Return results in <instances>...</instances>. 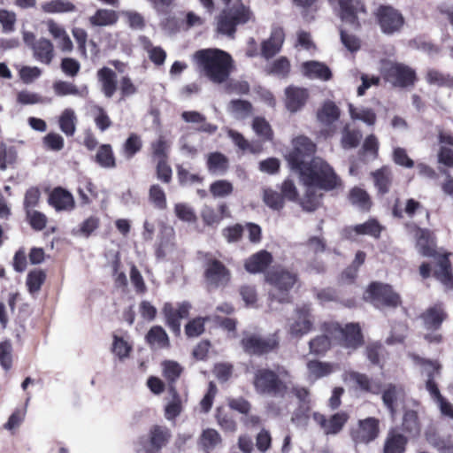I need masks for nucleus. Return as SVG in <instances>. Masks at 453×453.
<instances>
[{"label": "nucleus", "instance_id": "f257e3e1", "mask_svg": "<svg viewBox=\"0 0 453 453\" xmlns=\"http://www.w3.org/2000/svg\"><path fill=\"white\" fill-rule=\"evenodd\" d=\"M293 149L287 159L290 167L299 173L304 193L300 204L308 211H314L319 203L320 190H332L341 186V180L334 169L321 157H311L316 145L305 136H298L292 142Z\"/></svg>", "mask_w": 453, "mask_h": 453}, {"label": "nucleus", "instance_id": "f03ea898", "mask_svg": "<svg viewBox=\"0 0 453 453\" xmlns=\"http://www.w3.org/2000/svg\"><path fill=\"white\" fill-rule=\"evenodd\" d=\"M193 60L200 73L217 84L225 82L233 70L232 57L219 49L197 50L193 55Z\"/></svg>", "mask_w": 453, "mask_h": 453}, {"label": "nucleus", "instance_id": "7ed1b4c3", "mask_svg": "<svg viewBox=\"0 0 453 453\" xmlns=\"http://www.w3.org/2000/svg\"><path fill=\"white\" fill-rule=\"evenodd\" d=\"M265 280L271 286L269 296L272 302L287 303L288 292L296 283L297 276L286 268L274 266L266 273Z\"/></svg>", "mask_w": 453, "mask_h": 453}, {"label": "nucleus", "instance_id": "20e7f679", "mask_svg": "<svg viewBox=\"0 0 453 453\" xmlns=\"http://www.w3.org/2000/svg\"><path fill=\"white\" fill-rule=\"evenodd\" d=\"M290 377L287 370L278 368L277 372L268 369L257 370L254 377V387L257 393L281 395L288 388Z\"/></svg>", "mask_w": 453, "mask_h": 453}, {"label": "nucleus", "instance_id": "39448f33", "mask_svg": "<svg viewBox=\"0 0 453 453\" xmlns=\"http://www.w3.org/2000/svg\"><path fill=\"white\" fill-rule=\"evenodd\" d=\"M326 331L335 343L345 348L356 349L363 344V336L358 324L349 323L342 327L338 323H328Z\"/></svg>", "mask_w": 453, "mask_h": 453}, {"label": "nucleus", "instance_id": "423d86ee", "mask_svg": "<svg viewBox=\"0 0 453 453\" xmlns=\"http://www.w3.org/2000/svg\"><path fill=\"white\" fill-rule=\"evenodd\" d=\"M171 431L166 426L155 425L149 432L148 437H141L135 442V450L138 453H159L166 446Z\"/></svg>", "mask_w": 453, "mask_h": 453}, {"label": "nucleus", "instance_id": "0eeeda50", "mask_svg": "<svg viewBox=\"0 0 453 453\" xmlns=\"http://www.w3.org/2000/svg\"><path fill=\"white\" fill-rule=\"evenodd\" d=\"M252 18V13L242 4H235L223 12L218 20L219 32L231 35L235 31L237 25L245 24Z\"/></svg>", "mask_w": 453, "mask_h": 453}, {"label": "nucleus", "instance_id": "6e6552de", "mask_svg": "<svg viewBox=\"0 0 453 453\" xmlns=\"http://www.w3.org/2000/svg\"><path fill=\"white\" fill-rule=\"evenodd\" d=\"M365 298L371 301L377 308L396 307L400 304L399 296L392 290L390 286L381 283L371 284Z\"/></svg>", "mask_w": 453, "mask_h": 453}, {"label": "nucleus", "instance_id": "1a4fd4ad", "mask_svg": "<svg viewBox=\"0 0 453 453\" xmlns=\"http://www.w3.org/2000/svg\"><path fill=\"white\" fill-rule=\"evenodd\" d=\"M375 15L381 32L386 35H391L398 33L403 27V16L391 6H380Z\"/></svg>", "mask_w": 453, "mask_h": 453}, {"label": "nucleus", "instance_id": "9d476101", "mask_svg": "<svg viewBox=\"0 0 453 453\" xmlns=\"http://www.w3.org/2000/svg\"><path fill=\"white\" fill-rule=\"evenodd\" d=\"M379 425L380 421L375 418L360 419L350 431L352 440L357 444H368L378 437Z\"/></svg>", "mask_w": 453, "mask_h": 453}, {"label": "nucleus", "instance_id": "9b49d317", "mask_svg": "<svg viewBox=\"0 0 453 453\" xmlns=\"http://www.w3.org/2000/svg\"><path fill=\"white\" fill-rule=\"evenodd\" d=\"M341 111L339 107L330 100L325 101L317 111V119L322 126V133L326 136L334 134L335 122L339 119Z\"/></svg>", "mask_w": 453, "mask_h": 453}, {"label": "nucleus", "instance_id": "f8f14e48", "mask_svg": "<svg viewBox=\"0 0 453 453\" xmlns=\"http://www.w3.org/2000/svg\"><path fill=\"white\" fill-rule=\"evenodd\" d=\"M242 345L246 352L261 355L275 349L278 341L275 335L261 337L255 334H245L242 340Z\"/></svg>", "mask_w": 453, "mask_h": 453}, {"label": "nucleus", "instance_id": "ddd939ff", "mask_svg": "<svg viewBox=\"0 0 453 453\" xmlns=\"http://www.w3.org/2000/svg\"><path fill=\"white\" fill-rule=\"evenodd\" d=\"M314 421L320 426L326 434H338L349 419L347 412L342 411L332 415L326 418L324 415L315 412L313 414Z\"/></svg>", "mask_w": 453, "mask_h": 453}, {"label": "nucleus", "instance_id": "4468645a", "mask_svg": "<svg viewBox=\"0 0 453 453\" xmlns=\"http://www.w3.org/2000/svg\"><path fill=\"white\" fill-rule=\"evenodd\" d=\"M289 333L294 337L307 334L312 327V320L308 306H303L296 311L293 321L289 323Z\"/></svg>", "mask_w": 453, "mask_h": 453}, {"label": "nucleus", "instance_id": "2eb2a0df", "mask_svg": "<svg viewBox=\"0 0 453 453\" xmlns=\"http://www.w3.org/2000/svg\"><path fill=\"white\" fill-rule=\"evenodd\" d=\"M205 279L211 285L219 287L226 285L230 274L225 265L218 260H209L205 269Z\"/></svg>", "mask_w": 453, "mask_h": 453}, {"label": "nucleus", "instance_id": "dca6fc26", "mask_svg": "<svg viewBox=\"0 0 453 453\" xmlns=\"http://www.w3.org/2000/svg\"><path fill=\"white\" fill-rule=\"evenodd\" d=\"M309 97L306 88L298 87H288L285 89V106L290 112H296L301 110Z\"/></svg>", "mask_w": 453, "mask_h": 453}, {"label": "nucleus", "instance_id": "f3484780", "mask_svg": "<svg viewBox=\"0 0 453 453\" xmlns=\"http://www.w3.org/2000/svg\"><path fill=\"white\" fill-rule=\"evenodd\" d=\"M342 19L356 25L360 14H365V8L360 0H339Z\"/></svg>", "mask_w": 453, "mask_h": 453}, {"label": "nucleus", "instance_id": "a211bd4d", "mask_svg": "<svg viewBox=\"0 0 453 453\" xmlns=\"http://www.w3.org/2000/svg\"><path fill=\"white\" fill-rule=\"evenodd\" d=\"M388 75L392 82L399 87L413 85L416 78L414 70L401 64L392 65L388 71Z\"/></svg>", "mask_w": 453, "mask_h": 453}, {"label": "nucleus", "instance_id": "6ab92c4d", "mask_svg": "<svg viewBox=\"0 0 453 453\" xmlns=\"http://www.w3.org/2000/svg\"><path fill=\"white\" fill-rule=\"evenodd\" d=\"M301 73L309 79H318L328 81L331 76V71L325 64L319 61H306L301 65Z\"/></svg>", "mask_w": 453, "mask_h": 453}, {"label": "nucleus", "instance_id": "aec40b11", "mask_svg": "<svg viewBox=\"0 0 453 453\" xmlns=\"http://www.w3.org/2000/svg\"><path fill=\"white\" fill-rule=\"evenodd\" d=\"M382 231V226L375 219H370L363 224L349 226L343 230L342 234L346 238H352V234H367L378 238Z\"/></svg>", "mask_w": 453, "mask_h": 453}, {"label": "nucleus", "instance_id": "412c9836", "mask_svg": "<svg viewBox=\"0 0 453 453\" xmlns=\"http://www.w3.org/2000/svg\"><path fill=\"white\" fill-rule=\"evenodd\" d=\"M97 78L101 84L104 95L107 98H111L117 89V75L116 73L108 67H103L97 72Z\"/></svg>", "mask_w": 453, "mask_h": 453}, {"label": "nucleus", "instance_id": "4be33fe9", "mask_svg": "<svg viewBox=\"0 0 453 453\" xmlns=\"http://www.w3.org/2000/svg\"><path fill=\"white\" fill-rule=\"evenodd\" d=\"M344 380L353 382L362 391L372 394H378L380 392V385L364 373L349 372L346 373Z\"/></svg>", "mask_w": 453, "mask_h": 453}, {"label": "nucleus", "instance_id": "5701e85b", "mask_svg": "<svg viewBox=\"0 0 453 453\" xmlns=\"http://www.w3.org/2000/svg\"><path fill=\"white\" fill-rule=\"evenodd\" d=\"M49 202L57 211H70L74 207L72 194L63 188L54 189Z\"/></svg>", "mask_w": 453, "mask_h": 453}, {"label": "nucleus", "instance_id": "b1692460", "mask_svg": "<svg viewBox=\"0 0 453 453\" xmlns=\"http://www.w3.org/2000/svg\"><path fill=\"white\" fill-rule=\"evenodd\" d=\"M273 261L271 253L260 250L252 255L245 262V268L249 273H257L263 272Z\"/></svg>", "mask_w": 453, "mask_h": 453}, {"label": "nucleus", "instance_id": "393cba45", "mask_svg": "<svg viewBox=\"0 0 453 453\" xmlns=\"http://www.w3.org/2000/svg\"><path fill=\"white\" fill-rule=\"evenodd\" d=\"M403 389L402 387L393 384H388L386 386L382 393V401L392 417L395 416L397 403L403 398Z\"/></svg>", "mask_w": 453, "mask_h": 453}, {"label": "nucleus", "instance_id": "a878e982", "mask_svg": "<svg viewBox=\"0 0 453 453\" xmlns=\"http://www.w3.org/2000/svg\"><path fill=\"white\" fill-rule=\"evenodd\" d=\"M201 217L205 225L218 226L225 217H229V211L225 203L220 204L218 210L205 205L201 211Z\"/></svg>", "mask_w": 453, "mask_h": 453}, {"label": "nucleus", "instance_id": "bb28decb", "mask_svg": "<svg viewBox=\"0 0 453 453\" xmlns=\"http://www.w3.org/2000/svg\"><path fill=\"white\" fill-rule=\"evenodd\" d=\"M284 42V32L281 28L276 27L272 31L270 38L264 42L262 54L266 58L274 56L281 48Z\"/></svg>", "mask_w": 453, "mask_h": 453}, {"label": "nucleus", "instance_id": "cd10ccee", "mask_svg": "<svg viewBox=\"0 0 453 453\" xmlns=\"http://www.w3.org/2000/svg\"><path fill=\"white\" fill-rule=\"evenodd\" d=\"M34 57L36 60L49 65L54 56V49L51 42L45 38H40L33 45Z\"/></svg>", "mask_w": 453, "mask_h": 453}, {"label": "nucleus", "instance_id": "c85d7f7f", "mask_svg": "<svg viewBox=\"0 0 453 453\" xmlns=\"http://www.w3.org/2000/svg\"><path fill=\"white\" fill-rule=\"evenodd\" d=\"M447 314L441 304H435L423 314V320L427 329H437L440 327Z\"/></svg>", "mask_w": 453, "mask_h": 453}, {"label": "nucleus", "instance_id": "c756f323", "mask_svg": "<svg viewBox=\"0 0 453 453\" xmlns=\"http://www.w3.org/2000/svg\"><path fill=\"white\" fill-rule=\"evenodd\" d=\"M182 411V400L177 393L174 387L168 388V399L165 407V417L168 420H173L178 417Z\"/></svg>", "mask_w": 453, "mask_h": 453}, {"label": "nucleus", "instance_id": "7c9ffc66", "mask_svg": "<svg viewBox=\"0 0 453 453\" xmlns=\"http://www.w3.org/2000/svg\"><path fill=\"white\" fill-rule=\"evenodd\" d=\"M407 439L395 431H390L384 442V453H404Z\"/></svg>", "mask_w": 453, "mask_h": 453}, {"label": "nucleus", "instance_id": "2f4dec72", "mask_svg": "<svg viewBox=\"0 0 453 453\" xmlns=\"http://www.w3.org/2000/svg\"><path fill=\"white\" fill-rule=\"evenodd\" d=\"M415 237L418 252L425 257H434L435 254L434 244L430 232L426 229L417 228Z\"/></svg>", "mask_w": 453, "mask_h": 453}, {"label": "nucleus", "instance_id": "473e14b6", "mask_svg": "<svg viewBox=\"0 0 453 453\" xmlns=\"http://www.w3.org/2000/svg\"><path fill=\"white\" fill-rule=\"evenodd\" d=\"M221 442V437L219 434L212 428L204 429L198 440L199 447L205 453H210Z\"/></svg>", "mask_w": 453, "mask_h": 453}, {"label": "nucleus", "instance_id": "72a5a7b5", "mask_svg": "<svg viewBox=\"0 0 453 453\" xmlns=\"http://www.w3.org/2000/svg\"><path fill=\"white\" fill-rule=\"evenodd\" d=\"M434 276L444 286L449 288L452 285V274L450 270V264L446 256H439L437 257L436 268Z\"/></svg>", "mask_w": 453, "mask_h": 453}, {"label": "nucleus", "instance_id": "f704fd0d", "mask_svg": "<svg viewBox=\"0 0 453 453\" xmlns=\"http://www.w3.org/2000/svg\"><path fill=\"white\" fill-rule=\"evenodd\" d=\"M226 110L227 112L236 119H244L252 113L250 103L241 99L230 101Z\"/></svg>", "mask_w": 453, "mask_h": 453}, {"label": "nucleus", "instance_id": "c9c22d12", "mask_svg": "<svg viewBox=\"0 0 453 453\" xmlns=\"http://www.w3.org/2000/svg\"><path fill=\"white\" fill-rule=\"evenodd\" d=\"M41 9L45 13H64L75 11V5L67 0H50L42 4Z\"/></svg>", "mask_w": 453, "mask_h": 453}, {"label": "nucleus", "instance_id": "e433bc0d", "mask_svg": "<svg viewBox=\"0 0 453 453\" xmlns=\"http://www.w3.org/2000/svg\"><path fill=\"white\" fill-rule=\"evenodd\" d=\"M148 343L154 349H163L169 345V339L161 326H153L147 334Z\"/></svg>", "mask_w": 453, "mask_h": 453}, {"label": "nucleus", "instance_id": "4c0bfd02", "mask_svg": "<svg viewBox=\"0 0 453 453\" xmlns=\"http://www.w3.org/2000/svg\"><path fill=\"white\" fill-rule=\"evenodd\" d=\"M60 130L67 136L74 134L76 130L77 117L73 110L65 109L59 117Z\"/></svg>", "mask_w": 453, "mask_h": 453}, {"label": "nucleus", "instance_id": "58836bf2", "mask_svg": "<svg viewBox=\"0 0 453 453\" xmlns=\"http://www.w3.org/2000/svg\"><path fill=\"white\" fill-rule=\"evenodd\" d=\"M326 325H328V323L324 325L326 334L317 336L309 342L310 350L313 354L319 355L325 353L330 349L333 342H335L332 336L326 331Z\"/></svg>", "mask_w": 453, "mask_h": 453}, {"label": "nucleus", "instance_id": "ea45409f", "mask_svg": "<svg viewBox=\"0 0 453 453\" xmlns=\"http://www.w3.org/2000/svg\"><path fill=\"white\" fill-rule=\"evenodd\" d=\"M117 20L118 14L116 12L107 9H100L89 18L90 24L97 27L111 26L115 24Z\"/></svg>", "mask_w": 453, "mask_h": 453}, {"label": "nucleus", "instance_id": "a19ab883", "mask_svg": "<svg viewBox=\"0 0 453 453\" xmlns=\"http://www.w3.org/2000/svg\"><path fill=\"white\" fill-rule=\"evenodd\" d=\"M421 369L423 375L426 377V390L428 391L429 384L437 388L434 380L440 375L441 365L436 361L422 360Z\"/></svg>", "mask_w": 453, "mask_h": 453}, {"label": "nucleus", "instance_id": "79ce46f5", "mask_svg": "<svg viewBox=\"0 0 453 453\" xmlns=\"http://www.w3.org/2000/svg\"><path fill=\"white\" fill-rule=\"evenodd\" d=\"M207 166L210 173L214 174L224 173L228 167L227 158L219 152H213L208 155Z\"/></svg>", "mask_w": 453, "mask_h": 453}, {"label": "nucleus", "instance_id": "37998d69", "mask_svg": "<svg viewBox=\"0 0 453 453\" xmlns=\"http://www.w3.org/2000/svg\"><path fill=\"white\" fill-rule=\"evenodd\" d=\"M113 341L111 345V351L113 355L120 361L129 357V355L133 349L132 345L128 341L117 334H113Z\"/></svg>", "mask_w": 453, "mask_h": 453}, {"label": "nucleus", "instance_id": "c03bdc74", "mask_svg": "<svg viewBox=\"0 0 453 453\" xmlns=\"http://www.w3.org/2000/svg\"><path fill=\"white\" fill-rule=\"evenodd\" d=\"M349 199L354 206L362 211H368L372 204L367 192L360 188H352Z\"/></svg>", "mask_w": 453, "mask_h": 453}, {"label": "nucleus", "instance_id": "a18cd8bd", "mask_svg": "<svg viewBox=\"0 0 453 453\" xmlns=\"http://www.w3.org/2000/svg\"><path fill=\"white\" fill-rule=\"evenodd\" d=\"M96 161L103 168H114L116 166L115 157L111 145L104 144L100 146L96 154Z\"/></svg>", "mask_w": 453, "mask_h": 453}, {"label": "nucleus", "instance_id": "49530a36", "mask_svg": "<svg viewBox=\"0 0 453 453\" xmlns=\"http://www.w3.org/2000/svg\"><path fill=\"white\" fill-rule=\"evenodd\" d=\"M374 184L379 189V192L385 194L389 189L391 182V172L388 167L383 166L382 168L372 173Z\"/></svg>", "mask_w": 453, "mask_h": 453}, {"label": "nucleus", "instance_id": "de8ad7c7", "mask_svg": "<svg viewBox=\"0 0 453 453\" xmlns=\"http://www.w3.org/2000/svg\"><path fill=\"white\" fill-rule=\"evenodd\" d=\"M53 89L55 94L59 96L69 95L84 96L88 93L87 88L81 91L74 84L63 81H56L53 84Z\"/></svg>", "mask_w": 453, "mask_h": 453}, {"label": "nucleus", "instance_id": "09e8293b", "mask_svg": "<svg viewBox=\"0 0 453 453\" xmlns=\"http://www.w3.org/2000/svg\"><path fill=\"white\" fill-rule=\"evenodd\" d=\"M307 369L309 377L312 380L326 376L334 370L332 365L319 361H310L307 364Z\"/></svg>", "mask_w": 453, "mask_h": 453}, {"label": "nucleus", "instance_id": "8fccbe9b", "mask_svg": "<svg viewBox=\"0 0 453 453\" xmlns=\"http://www.w3.org/2000/svg\"><path fill=\"white\" fill-rule=\"evenodd\" d=\"M349 112L352 119H358L369 126L374 125L376 115L372 110L367 108H357L349 104Z\"/></svg>", "mask_w": 453, "mask_h": 453}, {"label": "nucleus", "instance_id": "3c124183", "mask_svg": "<svg viewBox=\"0 0 453 453\" xmlns=\"http://www.w3.org/2000/svg\"><path fill=\"white\" fill-rule=\"evenodd\" d=\"M428 392L430 393L434 401L437 403L441 414L449 418H453V406L441 396L438 388H434V386L429 384Z\"/></svg>", "mask_w": 453, "mask_h": 453}, {"label": "nucleus", "instance_id": "603ef678", "mask_svg": "<svg viewBox=\"0 0 453 453\" xmlns=\"http://www.w3.org/2000/svg\"><path fill=\"white\" fill-rule=\"evenodd\" d=\"M46 279L45 273L41 269L31 271L27 277V286L29 293H37Z\"/></svg>", "mask_w": 453, "mask_h": 453}, {"label": "nucleus", "instance_id": "864d4df0", "mask_svg": "<svg viewBox=\"0 0 453 453\" xmlns=\"http://www.w3.org/2000/svg\"><path fill=\"white\" fill-rule=\"evenodd\" d=\"M425 434L428 443L438 450L448 451L450 449L449 442L447 440L441 438L434 426L428 427Z\"/></svg>", "mask_w": 453, "mask_h": 453}, {"label": "nucleus", "instance_id": "5fc2aeb1", "mask_svg": "<svg viewBox=\"0 0 453 453\" xmlns=\"http://www.w3.org/2000/svg\"><path fill=\"white\" fill-rule=\"evenodd\" d=\"M177 311V308L173 307V305L171 303H165L163 309L167 325L175 333L180 332L181 320V318L179 317Z\"/></svg>", "mask_w": 453, "mask_h": 453}, {"label": "nucleus", "instance_id": "6e6d98bb", "mask_svg": "<svg viewBox=\"0 0 453 453\" xmlns=\"http://www.w3.org/2000/svg\"><path fill=\"white\" fill-rule=\"evenodd\" d=\"M149 198L151 203L159 210L166 208V196L163 188L154 184L150 187L149 191Z\"/></svg>", "mask_w": 453, "mask_h": 453}, {"label": "nucleus", "instance_id": "4d7b16f0", "mask_svg": "<svg viewBox=\"0 0 453 453\" xmlns=\"http://www.w3.org/2000/svg\"><path fill=\"white\" fill-rule=\"evenodd\" d=\"M234 187L226 180H216L210 186V192L215 197H225L233 192Z\"/></svg>", "mask_w": 453, "mask_h": 453}, {"label": "nucleus", "instance_id": "13d9d810", "mask_svg": "<svg viewBox=\"0 0 453 453\" xmlns=\"http://www.w3.org/2000/svg\"><path fill=\"white\" fill-rule=\"evenodd\" d=\"M91 111L94 116L95 123L102 132L105 131L111 127V121L102 107L95 105L92 107Z\"/></svg>", "mask_w": 453, "mask_h": 453}, {"label": "nucleus", "instance_id": "bf43d9fd", "mask_svg": "<svg viewBox=\"0 0 453 453\" xmlns=\"http://www.w3.org/2000/svg\"><path fill=\"white\" fill-rule=\"evenodd\" d=\"M403 426L410 434L418 435L420 432V426L417 412L414 411H406L403 416Z\"/></svg>", "mask_w": 453, "mask_h": 453}, {"label": "nucleus", "instance_id": "052dcab7", "mask_svg": "<svg viewBox=\"0 0 453 453\" xmlns=\"http://www.w3.org/2000/svg\"><path fill=\"white\" fill-rule=\"evenodd\" d=\"M263 200L265 203L273 210L279 211L284 206L282 196L272 189H265L264 191Z\"/></svg>", "mask_w": 453, "mask_h": 453}, {"label": "nucleus", "instance_id": "680f3d73", "mask_svg": "<svg viewBox=\"0 0 453 453\" xmlns=\"http://www.w3.org/2000/svg\"><path fill=\"white\" fill-rule=\"evenodd\" d=\"M175 215L182 221L192 223L196 220L195 211L187 203H176L174 206Z\"/></svg>", "mask_w": 453, "mask_h": 453}, {"label": "nucleus", "instance_id": "e2e57ef3", "mask_svg": "<svg viewBox=\"0 0 453 453\" xmlns=\"http://www.w3.org/2000/svg\"><path fill=\"white\" fill-rule=\"evenodd\" d=\"M366 255L364 251H357L351 265L342 273V278L348 280H353L357 273L358 268L365 263Z\"/></svg>", "mask_w": 453, "mask_h": 453}, {"label": "nucleus", "instance_id": "0e129e2a", "mask_svg": "<svg viewBox=\"0 0 453 453\" xmlns=\"http://www.w3.org/2000/svg\"><path fill=\"white\" fill-rule=\"evenodd\" d=\"M16 160V151L12 147H7L0 142V169L5 170L8 165Z\"/></svg>", "mask_w": 453, "mask_h": 453}, {"label": "nucleus", "instance_id": "69168bd1", "mask_svg": "<svg viewBox=\"0 0 453 453\" xmlns=\"http://www.w3.org/2000/svg\"><path fill=\"white\" fill-rule=\"evenodd\" d=\"M252 128L255 133L265 140L272 137V129L269 123L264 118H255L253 119Z\"/></svg>", "mask_w": 453, "mask_h": 453}, {"label": "nucleus", "instance_id": "338daca9", "mask_svg": "<svg viewBox=\"0 0 453 453\" xmlns=\"http://www.w3.org/2000/svg\"><path fill=\"white\" fill-rule=\"evenodd\" d=\"M163 374L169 381H175L181 373L180 365L175 361H165L162 364Z\"/></svg>", "mask_w": 453, "mask_h": 453}, {"label": "nucleus", "instance_id": "774afa93", "mask_svg": "<svg viewBox=\"0 0 453 453\" xmlns=\"http://www.w3.org/2000/svg\"><path fill=\"white\" fill-rule=\"evenodd\" d=\"M27 218L29 221L30 226L35 230H42L46 226V216L36 210H29L28 211H27Z\"/></svg>", "mask_w": 453, "mask_h": 453}]
</instances>
